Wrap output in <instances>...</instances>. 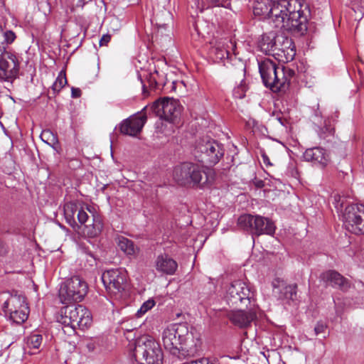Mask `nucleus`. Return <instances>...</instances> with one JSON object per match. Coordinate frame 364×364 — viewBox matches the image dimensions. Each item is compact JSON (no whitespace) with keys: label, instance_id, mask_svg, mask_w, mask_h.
<instances>
[{"label":"nucleus","instance_id":"nucleus-1","mask_svg":"<svg viewBox=\"0 0 364 364\" xmlns=\"http://www.w3.org/2000/svg\"><path fill=\"white\" fill-rule=\"evenodd\" d=\"M298 0L274 1L269 20L275 28L304 35L308 29L307 16Z\"/></svg>","mask_w":364,"mask_h":364},{"label":"nucleus","instance_id":"nucleus-2","mask_svg":"<svg viewBox=\"0 0 364 364\" xmlns=\"http://www.w3.org/2000/svg\"><path fill=\"white\" fill-rule=\"evenodd\" d=\"M188 328L184 323H173L165 328L162 333L164 348L178 358L194 356L200 350L201 342L192 338L193 345L186 343Z\"/></svg>","mask_w":364,"mask_h":364},{"label":"nucleus","instance_id":"nucleus-3","mask_svg":"<svg viewBox=\"0 0 364 364\" xmlns=\"http://www.w3.org/2000/svg\"><path fill=\"white\" fill-rule=\"evenodd\" d=\"M259 70L264 86L272 92H285L296 81V73L287 66L277 65L271 60L259 63Z\"/></svg>","mask_w":364,"mask_h":364},{"label":"nucleus","instance_id":"nucleus-4","mask_svg":"<svg viewBox=\"0 0 364 364\" xmlns=\"http://www.w3.org/2000/svg\"><path fill=\"white\" fill-rule=\"evenodd\" d=\"M173 176L182 185L199 189L210 188L214 181L212 169L192 162H183L176 166Z\"/></svg>","mask_w":364,"mask_h":364},{"label":"nucleus","instance_id":"nucleus-5","mask_svg":"<svg viewBox=\"0 0 364 364\" xmlns=\"http://www.w3.org/2000/svg\"><path fill=\"white\" fill-rule=\"evenodd\" d=\"M132 358L139 364H162L163 353L152 338L142 336L136 340Z\"/></svg>","mask_w":364,"mask_h":364},{"label":"nucleus","instance_id":"nucleus-6","mask_svg":"<svg viewBox=\"0 0 364 364\" xmlns=\"http://www.w3.org/2000/svg\"><path fill=\"white\" fill-rule=\"evenodd\" d=\"M223 145L211 139H200L195 146L193 155L205 167L213 166L223 157Z\"/></svg>","mask_w":364,"mask_h":364},{"label":"nucleus","instance_id":"nucleus-7","mask_svg":"<svg viewBox=\"0 0 364 364\" xmlns=\"http://www.w3.org/2000/svg\"><path fill=\"white\" fill-rule=\"evenodd\" d=\"M225 299L229 305L247 307L256 304L255 291L250 284L235 280L228 286Z\"/></svg>","mask_w":364,"mask_h":364},{"label":"nucleus","instance_id":"nucleus-8","mask_svg":"<svg viewBox=\"0 0 364 364\" xmlns=\"http://www.w3.org/2000/svg\"><path fill=\"white\" fill-rule=\"evenodd\" d=\"M107 293L115 299H121L127 287V272L121 269H111L105 271L101 277Z\"/></svg>","mask_w":364,"mask_h":364},{"label":"nucleus","instance_id":"nucleus-9","mask_svg":"<svg viewBox=\"0 0 364 364\" xmlns=\"http://www.w3.org/2000/svg\"><path fill=\"white\" fill-rule=\"evenodd\" d=\"M60 322L72 329H84L90 326L92 316L90 311L82 305H68L63 310Z\"/></svg>","mask_w":364,"mask_h":364},{"label":"nucleus","instance_id":"nucleus-10","mask_svg":"<svg viewBox=\"0 0 364 364\" xmlns=\"http://www.w3.org/2000/svg\"><path fill=\"white\" fill-rule=\"evenodd\" d=\"M151 108L161 119L173 124H179L183 110L179 100L168 97L161 98L155 101Z\"/></svg>","mask_w":364,"mask_h":364},{"label":"nucleus","instance_id":"nucleus-11","mask_svg":"<svg viewBox=\"0 0 364 364\" xmlns=\"http://www.w3.org/2000/svg\"><path fill=\"white\" fill-rule=\"evenodd\" d=\"M237 224L240 228L253 235L263 234L272 235L275 232V226L272 220L261 215L244 214L239 217Z\"/></svg>","mask_w":364,"mask_h":364},{"label":"nucleus","instance_id":"nucleus-12","mask_svg":"<svg viewBox=\"0 0 364 364\" xmlns=\"http://www.w3.org/2000/svg\"><path fill=\"white\" fill-rule=\"evenodd\" d=\"M87 283L79 276L68 279L59 289V298L63 304L81 301L87 293Z\"/></svg>","mask_w":364,"mask_h":364},{"label":"nucleus","instance_id":"nucleus-13","mask_svg":"<svg viewBox=\"0 0 364 364\" xmlns=\"http://www.w3.org/2000/svg\"><path fill=\"white\" fill-rule=\"evenodd\" d=\"M21 57L15 53L6 50V47L0 46V79L13 81L19 74Z\"/></svg>","mask_w":364,"mask_h":364},{"label":"nucleus","instance_id":"nucleus-14","mask_svg":"<svg viewBox=\"0 0 364 364\" xmlns=\"http://www.w3.org/2000/svg\"><path fill=\"white\" fill-rule=\"evenodd\" d=\"M87 209L91 213V216L82 208L78 210L77 218L80 224L79 228L83 227V233L93 238L101 233L104 227L103 220L102 216L95 211L94 208L87 207Z\"/></svg>","mask_w":364,"mask_h":364},{"label":"nucleus","instance_id":"nucleus-15","mask_svg":"<svg viewBox=\"0 0 364 364\" xmlns=\"http://www.w3.org/2000/svg\"><path fill=\"white\" fill-rule=\"evenodd\" d=\"M346 228L355 235H364V203L348 205L343 213Z\"/></svg>","mask_w":364,"mask_h":364},{"label":"nucleus","instance_id":"nucleus-16","mask_svg":"<svg viewBox=\"0 0 364 364\" xmlns=\"http://www.w3.org/2000/svg\"><path fill=\"white\" fill-rule=\"evenodd\" d=\"M246 310L239 309L231 311L228 314V318L235 326L245 328L250 326L252 322L257 318V306L249 305Z\"/></svg>","mask_w":364,"mask_h":364},{"label":"nucleus","instance_id":"nucleus-17","mask_svg":"<svg viewBox=\"0 0 364 364\" xmlns=\"http://www.w3.org/2000/svg\"><path fill=\"white\" fill-rule=\"evenodd\" d=\"M146 108V107L142 109L139 115H133L124 119L119 124L120 133L131 136H136L140 133L147 119L146 113H144Z\"/></svg>","mask_w":364,"mask_h":364},{"label":"nucleus","instance_id":"nucleus-18","mask_svg":"<svg viewBox=\"0 0 364 364\" xmlns=\"http://www.w3.org/2000/svg\"><path fill=\"white\" fill-rule=\"evenodd\" d=\"M303 158L304 161L311 162L321 168L326 167L331 161L328 151L321 146L306 149L303 154Z\"/></svg>","mask_w":364,"mask_h":364},{"label":"nucleus","instance_id":"nucleus-19","mask_svg":"<svg viewBox=\"0 0 364 364\" xmlns=\"http://www.w3.org/2000/svg\"><path fill=\"white\" fill-rule=\"evenodd\" d=\"M320 278L333 287H337L343 291H347L350 287L349 281L335 270L323 272Z\"/></svg>","mask_w":364,"mask_h":364},{"label":"nucleus","instance_id":"nucleus-20","mask_svg":"<svg viewBox=\"0 0 364 364\" xmlns=\"http://www.w3.org/2000/svg\"><path fill=\"white\" fill-rule=\"evenodd\" d=\"M2 309L6 315L9 316L18 310H26L29 308L24 296L18 294H11L4 303Z\"/></svg>","mask_w":364,"mask_h":364},{"label":"nucleus","instance_id":"nucleus-21","mask_svg":"<svg viewBox=\"0 0 364 364\" xmlns=\"http://www.w3.org/2000/svg\"><path fill=\"white\" fill-rule=\"evenodd\" d=\"M274 289H279V298L285 300L295 301L297 299V285L286 284L283 280L275 279L272 282Z\"/></svg>","mask_w":364,"mask_h":364},{"label":"nucleus","instance_id":"nucleus-22","mask_svg":"<svg viewBox=\"0 0 364 364\" xmlns=\"http://www.w3.org/2000/svg\"><path fill=\"white\" fill-rule=\"evenodd\" d=\"M177 262L168 255H160L156 260V269L158 272L172 275L177 269Z\"/></svg>","mask_w":364,"mask_h":364},{"label":"nucleus","instance_id":"nucleus-23","mask_svg":"<svg viewBox=\"0 0 364 364\" xmlns=\"http://www.w3.org/2000/svg\"><path fill=\"white\" fill-rule=\"evenodd\" d=\"M335 119L333 117H328L324 120L323 126L318 131V136L325 142H331L335 134Z\"/></svg>","mask_w":364,"mask_h":364},{"label":"nucleus","instance_id":"nucleus-24","mask_svg":"<svg viewBox=\"0 0 364 364\" xmlns=\"http://www.w3.org/2000/svg\"><path fill=\"white\" fill-rule=\"evenodd\" d=\"M277 36V34L274 32L263 34L259 42L260 50L267 55H274Z\"/></svg>","mask_w":364,"mask_h":364},{"label":"nucleus","instance_id":"nucleus-25","mask_svg":"<svg viewBox=\"0 0 364 364\" xmlns=\"http://www.w3.org/2000/svg\"><path fill=\"white\" fill-rule=\"evenodd\" d=\"M115 240L119 248L127 255L135 256L139 252V248L132 240L122 235L117 236Z\"/></svg>","mask_w":364,"mask_h":364},{"label":"nucleus","instance_id":"nucleus-26","mask_svg":"<svg viewBox=\"0 0 364 364\" xmlns=\"http://www.w3.org/2000/svg\"><path fill=\"white\" fill-rule=\"evenodd\" d=\"M275 1L272 0H259L255 3L253 6V13L255 16H262L264 18L269 19L272 11V5Z\"/></svg>","mask_w":364,"mask_h":364},{"label":"nucleus","instance_id":"nucleus-27","mask_svg":"<svg viewBox=\"0 0 364 364\" xmlns=\"http://www.w3.org/2000/svg\"><path fill=\"white\" fill-rule=\"evenodd\" d=\"M78 210L77 204L75 202H68L64 205V215L66 222L74 229L80 228L75 216Z\"/></svg>","mask_w":364,"mask_h":364},{"label":"nucleus","instance_id":"nucleus-28","mask_svg":"<svg viewBox=\"0 0 364 364\" xmlns=\"http://www.w3.org/2000/svg\"><path fill=\"white\" fill-rule=\"evenodd\" d=\"M293 43L294 42L291 38L284 36L283 33H278L277 36L276 37L274 56L279 55V54L283 53L286 48H288V47L289 48V46H292Z\"/></svg>","mask_w":364,"mask_h":364},{"label":"nucleus","instance_id":"nucleus-29","mask_svg":"<svg viewBox=\"0 0 364 364\" xmlns=\"http://www.w3.org/2000/svg\"><path fill=\"white\" fill-rule=\"evenodd\" d=\"M210 53L216 60H223L228 58L230 52L225 45L223 42L217 43L210 48Z\"/></svg>","mask_w":364,"mask_h":364},{"label":"nucleus","instance_id":"nucleus-30","mask_svg":"<svg viewBox=\"0 0 364 364\" xmlns=\"http://www.w3.org/2000/svg\"><path fill=\"white\" fill-rule=\"evenodd\" d=\"M25 341L28 348L37 350L41 346L43 336L41 334L32 333L27 336Z\"/></svg>","mask_w":364,"mask_h":364},{"label":"nucleus","instance_id":"nucleus-31","mask_svg":"<svg viewBox=\"0 0 364 364\" xmlns=\"http://www.w3.org/2000/svg\"><path fill=\"white\" fill-rule=\"evenodd\" d=\"M29 309L26 310L16 311V312L9 315V319L18 325L23 323L28 317Z\"/></svg>","mask_w":364,"mask_h":364},{"label":"nucleus","instance_id":"nucleus-32","mask_svg":"<svg viewBox=\"0 0 364 364\" xmlns=\"http://www.w3.org/2000/svg\"><path fill=\"white\" fill-rule=\"evenodd\" d=\"M0 46L6 47V45L11 44L16 39V36L14 32L10 30L4 31L0 26Z\"/></svg>","mask_w":364,"mask_h":364},{"label":"nucleus","instance_id":"nucleus-33","mask_svg":"<svg viewBox=\"0 0 364 364\" xmlns=\"http://www.w3.org/2000/svg\"><path fill=\"white\" fill-rule=\"evenodd\" d=\"M67 84V79L65 76V73L63 71H60L55 81L53 82L52 85V90L53 92V95L59 92L61 89Z\"/></svg>","mask_w":364,"mask_h":364},{"label":"nucleus","instance_id":"nucleus-34","mask_svg":"<svg viewBox=\"0 0 364 364\" xmlns=\"http://www.w3.org/2000/svg\"><path fill=\"white\" fill-rule=\"evenodd\" d=\"M296 55V48L294 43H292V46L288 47V48H286L283 53L279 54L277 55L278 58H279L280 60L289 62L291 61Z\"/></svg>","mask_w":364,"mask_h":364},{"label":"nucleus","instance_id":"nucleus-35","mask_svg":"<svg viewBox=\"0 0 364 364\" xmlns=\"http://www.w3.org/2000/svg\"><path fill=\"white\" fill-rule=\"evenodd\" d=\"M155 301L149 299L142 304L140 309L137 311L136 316L137 317L142 316L145 313L151 309L155 306Z\"/></svg>","mask_w":364,"mask_h":364},{"label":"nucleus","instance_id":"nucleus-36","mask_svg":"<svg viewBox=\"0 0 364 364\" xmlns=\"http://www.w3.org/2000/svg\"><path fill=\"white\" fill-rule=\"evenodd\" d=\"M230 0H203V4L207 6V7H214V6H222L225 8H228L230 5Z\"/></svg>","mask_w":364,"mask_h":364},{"label":"nucleus","instance_id":"nucleus-37","mask_svg":"<svg viewBox=\"0 0 364 364\" xmlns=\"http://www.w3.org/2000/svg\"><path fill=\"white\" fill-rule=\"evenodd\" d=\"M246 91V86L245 85L240 84L234 88L232 91L233 97L236 99H242L245 96Z\"/></svg>","mask_w":364,"mask_h":364},{"label":"nucleus","instance_id":"nucleus-38","mask_svg":"<svg viewBox=\"0 0 364 364\" xmlns=\"http://www.w3.org/2000/svg\"><path fill=\"white\" fill-rule=\"evenodd\" d=\"M345 198L341 196L339 194H335L333 196V203L335 205L336 208L339 210H342Z\"/></svg>","mask_w":364,"mask_h":364},{"label":"nucleus","instance_id":"nucleus-39","mask_svg":"<svg viewBox=\"0 0 364 364\" xmlns=\"http://www.w3.org/2000/svg\"><path fill=\"white\" fill-rule=\"evenodd\" d=\"M327 328V325L323 321H318L314 327V334L318 336L325 332Z\"/></svg>","mask_w":364,"mask_h":364},{"label":"nucleus","instance_id":"nucleus-40","mask_svg":"<svg viewBox=\"0 0 364 364\" xmlns=\"http://www.w3.org/2000/svg\"><path fill=\"white\" fill-rule=\"evenodd\" d=\"M272 117L277 120L282 126H286L287 124V119L284 117L283 114L281 112H273Z\"/></svg>","mask_w":364,"mask_h":364},{"label":"nucleus","instance_id":"nucleus-41","mask_svg":"<svg viewBox=\"0 0 364 364\" xmlns=\"http://www.w3.org/2000/svg\"><path fill=\"white\" fill-rule=\"evenodd\" d=\"M41 137L43 141H44L45 142H46L48 144H50V142L48 141V140H50V138H51L50 140L52 142H54L55 141V136H53L52 132L49 130L43 131L41 134Z\"/></svg>","mask_w":364,"mask_h":364},{"label":"nucleus","instance_id":"nucleus-42","mask_svg":"<svg viewBox=\"0 0 364 364\" xmlns=\"http://www.w3.org/2000/svg\"><path fill=\"white\" fill-rule=\"evenodd\" d=\"M111 40V36L109 34H105L102 36L101 39L100 40V46H107V44L109 43Z\"/></svg>","mask_w":364,"mask_h":364},{"label":"nucleus","instance_id":"nucleus-43","mask_svg":"<svg viewBox=\"0 0 364 364\" xmlns=\"http://www.w3.org/2000/svg\"><path fill=\"white\" fill-rule=\"evenodd\" d=\"M136 328L137 327L136 326H130L128 322H123L122 323V329L124 331L131 332L134 329H136Z\"/></svg>","mask_w":364,"mask_h":364},{"label":"nucleus","instance_id":"nucleus-44","mask_svg":"<svg viewBox=\"0 0 364 364\" xmlns=\"http://www.w3.org/2000/svg\"><path fill=\"white\" fill-rule=\"evenodd\" d=\"M82 92L80 88L72 87L71 89V96L73 98H78L81 96Z\"/></svg>","mask_w":364,"mask_h":364},{"label":"nucleus","instance_id":"nucleus-45","mask_svg":"<svg viewBox=\"0 0 364 364\" xmlns=\"http://www.w3.org/2000/svg\"><path fill=\"white\" fill-rule=\"evenodd\" d=\"M148 82H149V86L150 87L151 89L156 88V87L157 85V82L151 75L149 76Z\"/></svg>","mask_w":364,"mask_h":364},{"label":"nucleus","instance_id":"nucleus-46","mask_svg":"<svg viewBox=\"0 0 364 364\" xmlns=\"http://www.w3.org/2000/svg\"><path fill=\"white\" fill-rule=\"evenodd\" d=\"M7 252V249L5 244L0 240V255H4Z\"/></svg>","mask_w":364,"mask_h":364},{"label":"nucleus","instance_id":"nucleus-47","mask_svg":"<svg viewBox=\"0 0 364 364\" xmlns=\"http://www.w3.org/2000/svg\"><path fill=\"white\" fill-rule=\"evenodd\" d=\"M262 157L263 163L266 166H272L270 160H269V157L267 156V155L266 154H264V153L262 154Z\"/></svg>","mask_w":364,"mask_h":364},{"label":"nucleus","instance_id":"nucleus-48","mask_svg":"<svg viewBox=\"0 0 364 364\" xmlns=\"http://www.w3.org/2000/svg\"><path fill=\"white\" fill-rule=\"evenodd\" d=\"M85 4L86 2L85 1V0H77L76 2V6L83 7Z\"/></svg>","mask_w":364,"mask_h":364},{"label":"nucleus","instance_id":"nucleus-49","mask_svg":"<svg viewBox=\"0 0 364 364\" xmlns=\"http://www.w3.org/2000/svg\"><path fill=\"white\" fill-rule=\"evenodd\" d=\"M208 285L210 286L209 288H210V291H215L216 287L212 280H210V282H208Z\"/></svg>","mask_w":364,"mask_h":364},{"label":"nucleus","instance_id":"nucleus-50","mask_svg":"<svg viewBox=\"0 0 364 364\" xmlns=\"http://www.w3.org/2000/svg\"><path fill=\"white\" fill-rule=\"evenodd\" d=\"M143 92L144 93H145L146 91V85H143Z\"/></svg>","mask_w":364,"mask_h":364},{"label":"nucleus","instance_id":"nucleus-51","mask_svg":"<svg viewBox=\"0 0 364 364\" xmlns=\"http://www.w3.org/2000/svg\"><path fill=\"white\" fill-rule=\"evenodd\" d=\"M161 26H162V27H165V26H166V24H163V25H161Z\"/></svg>","mask_w":364,"mask_h":364},{"label":"nucleus","instance_id":"nucleus-52","mask_svg":"<svg viewBox=\"0 0 364 364\" xmlns=\"http://www.w3.org/2000/svg\"><path fill=\"white\" fill-rule=\"evenodd\" d=\"M299 1H300L299 0H298Z\"/></svg>","mask_w":364,"mask_h":364}]
</instances>
